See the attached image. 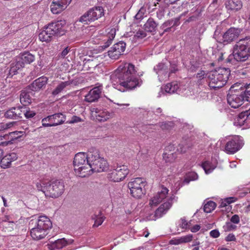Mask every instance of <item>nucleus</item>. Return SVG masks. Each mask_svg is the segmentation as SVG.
Segmentation results:
<instances>
[{
  "label": "nucleus",
  "instance_id": "1",
  "mask_svg": "<svg viewBox=\"0 0 250 250\" xmlns=\"http://www.w3.org/2000/svg\"><path fill=\"white\" fill-rule=\"evenodd\" d=\"M136 72L133 64L123 62L115 70L113 77L120 85L126 89H133L140 86L143 83L141 79L136 77Z\"/></svg>",
  "mask_w": 250,
  "mask_h": 250
},
{
  "label": "nucleus",
  "instance_id": "2",
  "mask_svg": "<svg viewBox=\"0 0 250 250\" xmlns=\"http://www.w3.org/2000/svg\"><path fill=\"white\" fill-rule=\"evenodd\" d=\"M250 56V37L240 40L234 46L233 53L229 55L226 62L235 64L236 62H244Z\"/></svg>",
  "mask_w": 250,
  "mask_h": 250
},
{
  "label": "nucleus",
  "instance_id": "3",
  "mask_svg": "<svg viewBox=\"0 0 250 250\" xmlns=\"http://www.w3.org/2000/svg\"><path fill=\"white\" fill-rule=\"evenodd\" d=\"M230 75L229 68L221 67L208 73L207 82L211 89H217L223 87Z\"/></svg>",
  "mask_w": 250,
  "mask_h": 250
},
{
  "label": "nucleus",
  "instance_id": "4",
  "mask_svg": "<svg viewBox=\"0 0 250 250\" xmlns=\"http://www.w3.org/2000/svg\"><path fill=\"white\" fill-rule=\"evenodd\" d=\"M74 172L77 176L86 177L90 175L91 170L88 154L79 152L75 156L73 160Z\"/></svg>",
  "mask_w": 250,
  "mask_h": 250
},
{
  "label": "nucleus",
  "instance_id": "5",
  "mask_svg": "<svg viewBox=\"0 0 250 250\" xmlns=\"http://www.w3.org/2000/svg\"><path fill=\"white\" fill-rule=\"evenodd\" d=\"M89 161L91 170L90 175L94 172H102L108 168V163L106 159L101 157L99 150L96 148L91 147L89 150Z\"/></svg>",
  "mask_w": 250,
  "mask_h": 250
},
{
  "label": "nucleus",
  "instance_id": "6",
  "mask_svg": "<svg viewBox=\"0 0 250 250\" xmlns=\"http://www.w3.org/2000/svg\"><path fill=\"white\" fill-rule=\"evenodd\" d=\"M146 185V182L145 179L137 177L131 180L128 183V188L131 195L135 198L139 199L145 194L144 188Z\"/></svg>",
  "mask_w": 250,
  "mask_h": 250
},
{
  "label": "nucleus",
  "instance_id": "7",
  "mask_svg": "<svg viewBox=\"0 0 250 250\" xmlns=\"http://www.w3.org/2000/svg\"><path fill=\"white\" fill-rule=\"evenodd\" d=\"M104 15V10L102 6H96L89 9L80 19V21L85 24H88Z\"/></svg>",
  "mask_w": 250,
  "mask_h": 250
},
{
  "label": "nucleus",
  "instance_id": "8",
  "mask_svg": "<svg viewBox=\"0 0 250 250\" xmlns=\"http://www.w3.org/2000/svg\"><path fill=\"white\" fill-rule=\"evenodd\" d=\"M45 195L56 198L62 194L64 191V183L61 180H56L46 186Z\"/></svg>",
  "mask_w": 250,
  "mask_h": 250
},
{
  "label": "nucleus",
  "instance_id": "9",
  "mask_svg": "<svg viewBox=\"0 0 250 250\" xmlns=\"http://www.w3.org/2000/svg\"><path fill=\"white\" fill-rule=\"evenodd\" d=\"M129 173L127 166L122 165L118 166L116 169L108 173V179L114 182H119L123 180Z\"/></svg>",
  "mask_w": 250,
  "mask_h": 250
},
{
  "label": "nucleus",
  "instance_id": "10",
  "mask_svg": "<svg viewBox=\"0 0 250 250\" xmlns=\"http://www.w3.org/2000/svg\"><path fill=\"white\" fill-rule=\"evenodd\" d=\"M66 22L64 20L53 21L48 24L46 26L51 34L54 36H62L65 34L64 26Z\"/></svg>",
  "mask_w": 250,
  "mask_h": 250
},
{
  "label": "nucleus",
  "instance_id": "11",
  "mask_svg": "<svg viewBox=\"0 0 250 250\" xmlns=\"http://www.w3.org/2000/svg\"><path fill=\"white\" fill-rule=\"evenodd\" d=\"M243 145V140L239 136H235L226 144L225 151L229 154H234L238 151Z\"/></svg>",
  "mask_w": 250,
  "mask_h": 250
},
{
  "label": "nucleus",
  "instance_id": "12",
  "mask_svg": "<svg viewBox=\"0 0 250 250\" xmlns=\"http://www.w3.org/2000/svg\"><path fill=\"white\" fill-rule=\"evenodd\" d=\"M92 115L95 117L99 122H105L107 120L112 118L114 114L108 111L105 109L98 107H93L91 109Z\"/></svg>",
  "mask_w": 250,
  "mask_h": 250
},
{
  "label": "nucleus",
  "instance_id": "13",
  "mask_svg": "<svg viewBox=\"0 0 250 250\" xmlns=\"http://www.w3.org/2000/svg\"><path fill=\"white\" fill-rule=\"evenodd\" d=\"M246 101L245 94L229 93L227 96L228 104L232 108H237L243 104L244 101Z\"/></svg>",
  "mask_w": 250,
  "mask_h": 250
},
{
  "label": "nucleus",
  "instance_id": "14",
  "mask_svg": "<svg viewBox=\"0 0 250 250\" xmlns=\"http://www.w3.org/2000/svg\"><path fill=\"white\" fill-rule=\"evenodd\" d=\"M126 47V44L124 42H119L111 47L108 51L109 57L114 60L118 59L123 54Z\"/></svg>",
  "mask_w": 250,
  "mask_h": 250
},
{
  "label": "nucleus",
  "instance_id": "15",
  "mask_svg": "<svg viewBox=\"0 0 250 250\" xmlns=\"http://www.w3.org/2000/svg\"><path fill=\"white\" fill-rule=\"evenodd\" d=\"M103 90V85L97 83L96 86L91 89L84 97L85 102L92 103L98 100L101 96Z\"/></svg>",
  "mask_w": 250,
  "mask_h": 250
},
{
  "label": "nucleus",
  "instance_id": "16",
  "mask_svg": "<svg viewBox=\"0 0 250 250\" xmlns=\"http://www.w3.org/2000/svg\"><path fill=\"white\" fill-rule=\"evenodd\" d=\"M71 0H53L50 5V10L54 14H59L66 9Z\"/></svg>",
  "mask_w": 250,
  "mask_h": 250
},
{
  "label": "nucleus",
  "instance_id": "17",
  "mask_svg": "<svg viewBox=\"0 0 250 250\" xmlns=\"http://www.w3.org/2000/svg\"><path fill=\"white\" fill-rule=\"evenodd\" d=\"M241 30L239 28L230 27L223 35V42L229 43L236 40L239 37Z\"/></svg>",
  "mask_w": 250,
  "mask_h": 250
},
{
  "label": "nucleus",
  "instance_id": "18",
  "mask_svg": "<svg viewBox=\"0 0 250 250\" xmlns=\"http://www.w3.org/2000/svg\"><path fill=\"white\" fill-rule=\"evenodd\" d=\"M168 192V189L167 188L162 187L161 190L159 191L150 200L149 205L151 206H157L166 198Z\"/></svg>",
  "mask_w": 250,
  "mask_h": 250
},
{
  "label": "nucleus",
  "instance_id": "19",
  "mask_svg": "<svg viewBox=\"0 0 250 250\" xmlns=\"http://www.w3.org/2000/svg\"><path fill=\"white\" fill-rule=\"evenodd\" d=\"M225 5L229 13L236 12L241 9L243 6L241 0H227L225 2Z\"/></svg>",
  "mask_w": 250,
  "mask_h": 250
},
{
  "label": "nucleus",
  "instance_id": "20",
  "mask_svg": "<svg viewBox=\"0 0 250 250\" xmlns=\"http://www.w3.org/2000/svg\"><path fill=\"white\" fill-rule=\"evenodd\" d=\"M35 225L42 229H43L46 232H48V230L52 226V222L50 219L46 216H39Z\"/></svg>",
  "mask_w": 250,
  "mask_h": 250
},
{
  "label": "nucleus",
  "instance_id": "21",
  "mask_svg": "<svg viewBox=\"0 0 250 250\" xmlns=\"http://www.w3.org/2000/svg\"><path fill=\"white\" fill-rule=\"evenodd\" d=\"M172 199L168 200L162 204L155 211L154 216L156 218H159L165 214L172 206Z\"/></svg>",
  "mask_w": 250,
  "mask_h": 250
},
{
  "label": "nucleus",
  "instance_id": "22",
  "mask_svg": "<svg viewBox=\"0 0 250 250\" xmlns=\"http://www.w3.org/2000/svg\"><path fill=\"white\" fill-rule=\"evenodd\" d=\"M22 108L21 107H13L8 110L4 114L6 118L18 120L22 118Z\"/></svg>",
  "mask_w": 250,
  "mask_h": 250
},
{
  "label": "nucleus",
  "instance_id": "23",
  "mask_svg": "<svg viewBox=\"0 0 250 250\" xmlns=\"http://www.w3.org/2000/svg\"><path fill=\"white\" fill-rule=\"evenodd\" d=\"M48 78L42 76L35 80L30 86L32 91H37L44 87L47 84Z\"/></svg>",
  "mask_w": 250,
  "mask_h": 250
},
{
  "label": "nucleus",
  "instance_id": "24",
  "mask_svg": "<svg viewBox=\"0 0 250 250\" xmlns=\"http://www.w3.org/2000/svg\"><path fill=\"white\" fill-rule=\"evenodd\" d=\"M48 234L43 229L38 227L37 226L32 228L30 230V235L32 238L36 240H39L44 238Z\"/></svg>",
  "mask_w": 250,
  "mask_h": 250
},
{
  "label": "nucleus",
  "instance_id": "25",
  "mask_svg": "<svg viewBox=\"0 0 250 250\" xmlns=\"http://www.w3.org/2000/svg\"><path fill=\"white\" fill-rule=\"evenodd\" d=\"M18 158L17 154L12 152L2 157L0 161V166L2 168H6L11 166V162L16 160Z\"/></svg>",
  "mask_w": 250,
  "mask_h": 250
},
{
  "label": "nucleus",
  "instance_id": "26",
  "mask_svg": "<svg viewBox=\"0 0 250 250\" xmlns=\"http://www.w3.org/2000/svg\"><path fill=\"white\" fill-rule=\"evenodd\" d=\"M106 90L104 92V97L110 102L118 104V103H117L118 99L117 90L115 88L109 86H106Z\"/></svg>",
  "mask_w": 250,
  "mask_h": 250
},
{
  "label": "nucleus",
  "instance_id": "27",
  "mask_svg": "<svg viewBox=\"0 0 250 250\" xmlns=\"http://www.w3.org/2000/svg\"><path fill=\"white\" fill-rule=\"evenodd\" d=\"M49 119L52 126L62 124L65 121V116L62 113H56L49 115Z\"/></svg>",
  "mask_w": 250,
  "mask_h": 250
},
{
  "label": "nucleus",
  "instance_id": "28",
  "mask_svg": "<svg viewBox=\"0 0 250 250\" xmlns=\"http://www.w3.org/2000/svg\"><path fill=\"white\" fill-rule=\"evenodd\" d=\"M68 245L67 241L65 238L59 239L54 242H51L48 244V248L49 250H55V249H62Z\"/></svg>",
  "mask_w": 250,
  "mask_h": 250
},
{
  "label": "nucleus",
  "instance_id": "29",
  "mask_svg": "<svg viewBox=\"0 0 250 250\" xmlns=\"http://www.w3.org/2000/svg\"><path fill=\"white\" fill-rule=\"evenodd\" d=\"M48 31L49 30L46 26H45L44 30L40 33L39 35V38L41 41L42 42H49L52 40V38L53 36Z\"/></svg>",
  "mask_w": 250,
  "mask_h": 250
},
{
  "label": "nucleus",
  "instance_id": "30",
  "mask_svg": "<svg viewBox=\"0 0 250 250\" xmlns=\"http://www.w3.org/2000/svg\"><path fill=\"white\" fill-rule=\"evenodd\" d=\"M31 98L28 92L25 91H22L20 95V102L23 105L22 106H25L31 103Z\"/></svg>",
  "mask_w": 250,
  "mask_h": 250
},
{
  "label": "nucleus",
  "instance_id": "31",
  "mask_svg": "<svg viewBox=\"0 0 250 250\" xmlns=\"http://www.w3.org/2000/svg\"><path fill=\"white\" fill-rule=\"evenodd\" d=\"M179 88V85L177 82H172L167 83L164 86V90L166 92L172 94L175 93Z\"/></svg>",
  "mask_w": 250,
  "mask_h": 250
},
{
  "label": "nucleus",
  "instance_id": "32",
  "mask_svg": "<svg viewBox=\"0 0 250 250\" xmlns=\"http://www.w3.org/2000/svg\"><path fill=\"white\" fill-rule=\"evenodd\" d=\"M172 147V146H168L166 149V151L163 153V159L166 163H172L175 159V154L174 153L167 152L168 149Z\"/></svg>",
  "mask_w": 250,
  "mask_h": 250
},
{
  "label": "nucleus",
  "instance_id": "33",
  "mask_svg": "<svg viewBox=\"0 0 250 250\" xmlns=\"http://www.w3.org/2000/svg\"><path fill=\"white\" fill-rule=\"evenodd\" d=\"M144 26L146 30L152 32L155 30L157 24L152 18H150L147 20Z\"/></svg>",
  "mask_w": 250,
  "mask_h": 250
},
{
  "label": "nucleus",
  "instance_id": "34",
  "mask_svg": "<svg viewBox=\"0 0 250 250\" xmlns=\"http://www.w3.org/2000/svg\"><path fill=\"white\" fill-rule=\"evenodd\" d=\"M71 83L69 81L62 82L52 91V94L56 96L61 93L67 86L69 85Z\"/></svg>",
  "mask_w": 250,
  "mask_h": 250
},
{
  "label": "nucleus",
  "instance_id": "35",
  "mask_svg": "<svg viewBox=\"0 0 250 250\" xmlns=\"http://www.w3.org/2000/svg\"><path fill=\"white\" fill-rule=\"evenodd\" d=\"M247 119L246 115L242 112L234 119V125L236 126H241L244 125Z\"/></svg>",
  "mask_w": 250,
  "mask_h": 250
},
{
  "label": "nucleus",
  "instance_id": "36",
  "mask_svg": "<svg viewBox=\"0 0 250 250\" xmlns=\"http://www.w3.org/2000/svg\"><path fill=\"white\" fill-rule=\"evenodd\" d=\"M21 59L23 63L29 64L35 60V56L28 52H24L21 55Z\"/></svg>",
  "mask_w": 250,
  "mask_h": 250
},
{
  "label": "nucleus",
  "instance_id": "37",
  "mask_svg": "<svg viewBox=\"0 0 250 250\" xmlns=\"http://www.w3.org/2000/svg\"><path fill=\"white\" fill-rule=\"evenodd\" d=\"M83 62V69L84 70H90L97 66L95 61L92 59H84Z\"/></svg>",
  "mask_w": 250,
  "mask_h": 250
},
{
  "label": "nucleus",
  "instance_id": "38",
  "mask_svg": "<svg viewBox=\"0 0 250 250\" xmlns=\"http://www.w3.org/2000/svg\"><path fill=\"white\" fill-rule=\"evenodd\" d=\"M244 89L243 88V85L241 83H236L230 87L229 93H242V94H244L245 91H244Z\"/></svg>",
  "mask_w": 250,
  "mask_h": 250
},
{
  "label": "nucleus",
  "instance_id": "39",
  "mask_svg": "<svg viewBox=\"0 0 250 250\" xmlns=\"http://www.w3.org/2000/svg\"><path fill=\"white\" fill-rule=\"evenodd\" d=\"M22 67H23V62H17L15 63H12L9 70V74L12 76L15 75L18 70Z\"/></svg>",
  "mask_w": 250,
  "mask_h": 250
},
{
  "label": "nucleus",
  "instance_id": "40",
  "mask_svg": "<svg viewBox=\"0 0 250 250\" xmlns=\"http://www.w3.org/2000/svg\"><path fill=\"white\" fill-rule=\"evenodd\" d=\"M198 177L196 172L193 171L189 172L185 175L183 183L188 184L190 181L197 179Z\"/></svg>",
  "mask_w": 250,
  "mask_h": 250
},
{
  "label": "nucleus",
  "instance_id": "41",
  "mask_svg": "<svg viewBox=\"0 0 250 250\" xmlns=\"http://www.w3.org/2000/svg\"><path fill=\"white\" fill-rule=\"evenodd\" d=\"M12 144V139H10L9 134L0 135V146H5Z\"/></svg>",
  "mask_w": 250,
  "mask_h": 250
},
{
  "label": "nucleus",
  "instance_id": "42",
  "mask_svg": "<svg viewBox=\"0 0 250 250\" xmlns=\"http://www.w3.org/2000/svg\"><path fill=\"white\" fill-rule=\"evenodd\" d=\"M115 32L111 31V33H109L106 37H105V39H104V41H105L104 45L102 46L104 48L108 47L112 43V40L115 38Z\"/></svg>",
  "mask_w": 250,
  "mask_h": 250
},
{
  "label": "nucleus",
  "instance_id": "43",
  "mask_svg": "<svg viewBox=\"0 0 250 250\" xmlns=\"http://www.w3.org/2000/svg\"><path fill=\"white\" fill-rule=\"evenodd\" d=\"M202 167L206 174L211 173L215 168V167L208 161L203 162L202 164Z\"/></svg>",
  "mask_w": 250,
  "mask_h": 250
},
{
  "label": "nucleus",
  "instance_id": "44",
  "mask_svg": "<svg viewBox=\"0 0 250 250\" xmlns=\"http://www.w3.org/2000/svg\"><path fill=\"white\" fill-rule=\"evenodd\" d=\"M3 221L5 223L4 227L7 228L6 225H11L10 229H8L9 231H12L14 229V227L15 226V223L12 220V218L10 215H5Z\"/></svg>",
  "mask_w": 250,
  "mask_h": 250
},
{
  "label": "nucleus",
  "instance_id": "45",
  "mask_svg": "<svg viewBox=\"0 0 250 250\" xmlns=\"http://www.w3.org/2000/svg\"><path fill=\"white\" fill-rule=\"evenodd\" d=\"M216 203L213 201H208L205 204L204 206V210L207 213H210L215 209Z\"/></svg>",
  "mask_w": 250,
  "mask_h": 250
},
{
  "label": "nucleus",
  "instance_id": "46",
  "mask_svg": "<svg viewBox=\"0 0 250 250\" xmlns=\"http://www.w3.org/2000/svg\"><path fill=\"white\" fill-rule=\"evenodd\" d=\"M21 108H22V110H21L22 115H24L26 118H32L36 115V113L34 111L28 109L26 106H21Z\"/></svg>",
  "mask_w": 250,
  "mask_h": 250
},
{
  "label": "nucleus",
  "instance_id": "47",
  "mask_svg": "<svg viewBox=\"0 0 250 250\" xmlns=\"http://www.w3.org/2000/svg\"><path fill=\"white\" fill-rule=\"evenodd\" d=\"M8 134H9L10 139H12V142L13 143V141L15 140H16V139L21 137V136H22L24 134V132L15 131L10 132Z\"/></svg>",
  "mask_w": 250,
  "mask_h": 250
},
{
  "label": "nucleus",
  "instance_id": "48",
  "mask_svg": "<svg viewBox=\"0 0 250 250\" xmlns=\"http://www.w3.org/2000/svg\"><path fill=\"white\" fill-rule=\"evenodd\" d=\"M179 226L182 229H188L191 226V223L188 222L185 218H182L179 221Z\"/></svg>",
  "mask_w": 250,
  "mask_h": 250
},
{
  "label": "nucleus",
  "instance_id": "49",
  "mask_svg": "<svg viewBox=\"0 0 250 250\" xmlns=\"http://www.w3.org/2000/svg\"><path fill=\"white\" fill-rule=\"evenodd\" d=\"M47 183L44 181L40 180L39 182H37L36 184V188L38 190H41L43 191L45 194L46 193V188Z\"/></svg>",
  "mask_w": 250,
  "mask_h": 250
},
{
  "label": "nucleus",
  "instance_id": "50",
  "mask_svg": "<svg viewBox=\"0 0 250 250\" xmlns=\"http://www.w3.org/2000/svg\"><path fill=\"white\" fill-rule=\"evenodd\" d=\"M93 219L95 220L93 227H97L102 224L105 219V217L101 215L99 216L95 215V217H93Z\"/></svg>",
  "mask_w": 250,
  "mask_h": 250
},
{
  "label": "nucleus",
  "instance_id": "51",
  "mask_svg": "<svg viewBox=\"0 0 250 250\" xmlns=\"http://www.w3.org/2000/svg\"><path fill=\"white\" fill-rule=\"evenodd\" d=\"M146 12V9L143 7H141L138 12V13L135 16V18L136 20H141L143 19L144 18Z\"/></svg>",
  "mask_w": 250,
  "mask_h": 250
},
{
  "label": "nucleus",
  "instance_id": "52",
  "mask_svg": "<svg viewBox=\"0 0 250 250\" xmlns=\"http://www.w3.org/2000/svg\"><path fill=\"white\" fill-rule=\"evenodd\" d=\"M173 126V124L171 122L162 123L160 125L163 130H169Z\"/></svg>",
  "mask_w": 250,
  "mask_h": 250
},
{
  "label": "nucleus",
  "instance_id": "53",
  "mask_svg": "<svg viewBox=\"0 0 250 250\" xmlns=\"http://www.w3.org/2000/svg\"><path fill=\"white\" fill-rule=\"evenodd\" d=\"M146 36V33L143 29H139L134 35V38L142 39Z\"/></svg>",
  "mask_w": 250,
  "mask_h": 250
},
{
  "label": "nucleus",
  "instance_id": "54",
  "mask_svg": "<svg viewBox=\"0 0 250 250\" xmlns=\"http://www.w3.org/2000/svg\"><path fill=\"white\" fill-rule=\"evenodd\" d=\"M224 228L226 231H231L236 229L237 226L232 224L231 222H227Z\"/></svg>",
  "mask_w": 250,
  "mask_h": 250
},
{
  "label": "nucleus",
  "instance_id": "55",
  "mask_svg": "<svg viewBox=\"0 0 250 250\" xmlns=\"http://www.w3.org/2000/svg\"><path fill=\"white\" fill-rule=\"evenodd\" d=\"M180 238L182 243H188L191 241L193 238V235L192 234H188L180 237Z\"/></svg>",
  "mask_w": 250,
  "mask_h": 250
},
{
  "label": "nucleus",
  "instance_id": "56",
  "mask_svg": "<svg viewBox=\"0 0 250 250\" xmlns=\"http://www.w3.org/2000/svg\"><path fill=\"white\" fill-rule=\"evenodd\" d=\"M244 94L246 101H250V83L246 85Z\"/></svg>",
  "mask_w": 250,
  "mask_h": 250
},
{
  "label": "nucleus",
  "instance_id": "57",
  "mask_svg": "<svg viewBox=\"0 0 250 250\" xmlns=\"http://www.w3.org/2000/svg\"><path fill=\"white\" fill-rule=\"evenodd\" d=\"M208 73H207L205 71L201 70L196 74V78L198 79V80L201 81L206 78V77H208Z\"/></svg>",
  "mask_w": 250,
  "mask_h": 250
},
{
  "label": "nucleus",
  "instance_id": "58",
  "mask_svg": "<svg viewBox=\"0 0 250 250\" xmlns=\"http://www.w3.org/2000/svg\"><path fill=\"white\" fill-rule=\"evenodd\" d=\"M49 116H48L47 117L42 119V125L44 127L52 126L50 119H49Z\"/></svg>",
  "mask_w": 250,
  "mask_h": 250
},
{
  "label": "nucleus",
  "instance_id": "59",
  "mask_svg": "<svg viewBox=\"0 0 250 250\" xmlns=\"http://www.w3.org/2000/svg\"><path fill=\"white\" fill-rule=\"evenodd\" d=\"M176 25V23L175 21L174 22L173 20H168L165 22L163 24L162 26L163 28H165L169 26L172 27L175 26Z\"/></svg>",
  "mask_w": 250,
  "mask_h": 250
},
{
  "label": "nucleus",
  "instance_id": "60",
  "mask_svg": "<svg viewBox=\"0 0 250 250\" xmlns=\"http://www.w3.org/2000/svg\"><path fill=\"white\" fill-rule=\"evenodd\" d=\"M230 220V222L237 224L240 222V217L238 215L235 214L232 216Z\"/></svg>",
  "mask_w": 250,
  "mask_h": 250
},
{
  "label": "nucleus",
  "instance_id": "61",
  "mask_svg": "<svg viewBox=\"0 0 250 250\" xmlns=\"http://www.w3.org/2000/svg\"><path fill=\"white\" fill-rule=\"evenodd\" d=\"M209 234L211 237L216 238L220 236V232L217 229H213L210 231Z\"/></svg>",
  "mask_w": 250,
  "mask_h": 250
},
{
  "label": "nucleus",
  "instance_id": "62",
  "mask_svg": "<svg viewBox=\"0 0 250 250\" xmlns=\"http://www.w3.org/2000/svg\"><path fill=\"white\" fill-rule=\"evenodd\" d=\"M226 241H233L236 240L235 236L232 233L229 234L225 238Z\"/></svg>",
  "mask_w": 250,
  "mask_h": 250
},
{
  "label": "nucleus",
  "instance_id": "63",
  "mask_svg": "<svg viewBox=\"0 0 250 250\" xmlns=\"http://www.w3.org/2000/svg\"><path fill=\"white\" fill-rule=\"evenodd\" d=\"M169 243L171 245H179L180 244H182V242H181V238L179 237L177 239H173L170 241Z\"/></svg>",
  "mask_w": 250,
  "mask_h": 250
},
{
  "label": "nucleus",
  "instance_id": "64",
  "mask_svg": "<svg viewBox=\"0 0 250 250\" xmlns=\"http://www.w3.org/2000/svg\"><path fill=\"white\" fill-rule=\"evenodd\" d=\"M69 50L68 47H65L61 52L60 57L62 58H64L69 52Z\"/></svg>",
  "mask_w": 250,
  "mask_h": 250
}]
</instances>
